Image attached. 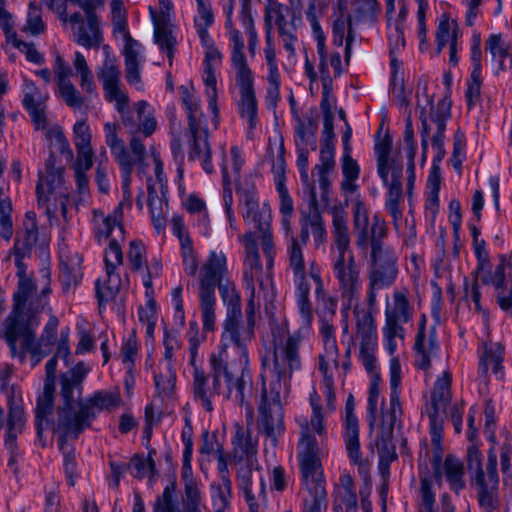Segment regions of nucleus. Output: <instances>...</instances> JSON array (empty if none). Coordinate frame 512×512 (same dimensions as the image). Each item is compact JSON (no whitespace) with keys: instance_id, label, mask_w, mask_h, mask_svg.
I'll return each mask as SVG.
<instances>
[{"instance_id":"obj_35","label":"nucleus","mask_w":512,"mask_h":512,"mask_svg":"<svg viewBox=\"0 0 512 512\" xmlns=\"http://www.w3.org/2000/svg\"><path fill=\"white\" fill-rule=\"evenodd\" d=\"M436 477L445 479L449 487L459 492L465 487V468L462 461L453 455H448L442 466L436 468Z\"/></svg>"},{"instance_id":"obj_6","label":"nucleus","mask_w":512,"mask_h":512,"mask_svg":"<svg viewBox=\"0 0 512 512\" xmlns=\"http://www.w3.org/2000/svg\"><path fill=\"white\" fill-rule=\"evenodd\" d=\"M332 214L333 238L336 255L332 260V269L338 280L342 299V313L356 305L362 290L360 273L350 250V237L347 226L346 212L342 206L330 209Z\"/></svg>"},{"instance_id":"obj_40","label":"nucleus","mask_w":512,"mask_h":512,"mask_svg":"<svg viewBox=\"0 0 512 512\" xmlns=\"http://www.w3.org/2000/svg\"><path fill=\"white\" fill-rule=\"evenodd\" d=\"M401 176L402 172L396 171L388 175L387 181H382L388 188L386 208L393 217L395 223L401 218V210L399 208V203L402 197Z\"/></svg>"},{"instance_id":"obj_57","label":"nucleus","mask_w":512,"mask_h":512,"mask_svg":"<svg viewBox=\"0 0 512 512\" xmlns=\"http://www.w3.org/2000/svg\"><path fill=\"white\" fill-rule=\"evenodd\" d=\"M317 123L311 118L298 119L295 126L296 143L302 146H310L312 150L316 149L315 135L317 132Z\"/></svg>"},{"instance_id":"obj_29","label":"nucleus","mask_w":512,"mask_h":512,"mask_svg":"<svg viewBox=\"0 0 512 512\" xmlns=\"http://www.w3.org/2000/svg\"><path fill=\"white\" fill-rule=\"evenodd\" d=\"M46 100L47 97L37 91L32 81L24 79L23 105L32 118L35 129L46 128Z\"/></svg>"},{"instance_id":"obj_56","label":"nucleus","mask_w":512,"mask_h":512,"mask_svg":"<svg viewBox=\"0 0 512 512\" xmlns=\"http://www.w3.org/2000/svg\"><path fill=\"white\" fill-rule=\"evenodd\" d=\"M54 387H50L49 382H45L43 395L38 399L36 407V423L39 429L48 426L47 416L51 413L53 407Z\"/></svg>"},{"instance_id":"obj_16","label":"nucleus","mask_w":512,"mask_h":512,"mask_svg":"<svg viewBox=\"0 0 512 512\" xmlns=\"http://www.w3.org/2000/svg\"><path fill=\"white\" fill-rule=\"evenodd\" d=\"M353 225L356 244L359 248L367 250L369 244H371L372 249L374 245H382L379 240L385 235V222L377 215L370 219L366 206L359 199L355 202L353 208Z\"/></svg>"},{"instance_id":"obj_34","label":"nucleus","mask_w":512,"mask_h":512,"mask_svg":"<svg viewBox=\"0 0 512 512\" xmlns=\"http://www.w3.org/2000/svg\"><path fill=\"white\" fill-rule=\"evenodd\" d=\"M300 224V238L303 245L308 242L310 235L313 238L315 248H319L326 242L327 231L317 210H313L309 214L302 213Z\"/></svg>"},{"instance_id":"obj_4","label":"nucleus","mask_w":512,"mask_h":512,"mask_svg":"<svg viewBox=\"0 0 512 512\" xmlns=\"http://www.w3.org/2000/svg\"><path fill=\"white\" fill-rule=\"evenodd\" d=\"M240 212L249 231L239 236L245 248L244 277L255 280L259 277L262 264L259 256L261 246L267 260V266L273 264L275 254L272 237V210L267 202H259L254 189L241 191Z\"/></svg>"},{"instance_id":"obj_32","label":"nucleus","mask_w":512,"mask_h":512,"mask_svg":"<svg viewBox=\"0 0 512 512\" xmlns=\"http://www.w3.org/2000/svg\"><path fill=\"white\" fill-rule=\"evenodd\" d=\"M240 5V22L246 36L249 38L250 53L254 54L255 48L257 46V31L255 29L254 18L252 15L251 0H240ZM221 6L226 18H228V25H230L235 6V0H221Z\"/></svg>"},{"instance_id":"obj_10","label":"nucleus","mask_w":512,"mask_h":512,"mask_svg":"<svg viewBox=\"0 0 512 512\" xmlns=\"http://www.w3.org/2000/svg\"><path fill=\"white\" fill-rule=\"evenodd\" d=\"M180 92L188 120V131L184 135L188 144V157L191 161H199L203 170L210 174L214 171V167L208 143V129L201 111L200 99L194 91L184 86L180 87Z\"/></svg>"},{"instance_id":"obj_38","label":"nucleus","mask_w":512,"mask_h":512,"mask_svg":"<svg viewBox=\"0 0 512 512\" xmlns=\"http://www.w3.org/2000/svg\"><path fill=\"white\" fill-rule=\"evenodd\" d=\"M461 36L457 21L451 18L449 13H443L438 19L435 33L437 53H441L448 44L457 42Z\"/></svg>"},{"instance_id":"obj_24","label":"nucleus","mask_w":512,"mask_h":512,"mask_svg":"<svg viewBox=\"0 0 512 512\" xmlns=\"http://www.w3.org/2000/svg\"><path fill=\"white\" fill-rule=\"evenodd\" d=\"M162 273V266L155 261L148 271L143 274V285L145 287L146 302L138 310L139 321L145 328L147 337L152 338L155 330L157 311L154 300L153 279L158 278Z\"/></svg>"},{"instance_id":"obj_48","label":"nucleus","mask_w":512,"mask_h":512,"mask_svg":"<svg viewBox=\"0 0 512 512\" xmlns=\"http://www.w3.org/2000/svg\"><path fill=\"white\" fill-rule=\"evenodd\" d=\"M243 164L244 157L241 150L236 146L232 147L229 155L223 159L221 164L223 182L229 184L232 181H236L239 178Z\"/></svg>"},{"instance_id":"obj_26","label":"nucleus","mask_w":512,"mask_h":512,"mask_svg":"<svg viewBox=\"0 0 512 512\" xmlns=\"http://www.w3.org/2000/svg\"><path fill=\"white\" fill-rule=\"evenodd\" d=\"M212 378H213L212 386H210L204 373L202 371L198 370L197 368H195V371H194L195 398L198 401H200L202 407L206 411L210 412L213 410L212 398L214 395L223 394L228 399H234L235 401H237L239 403L244 402V399L242 401H239L236 399L235 387L233 384H232L233 394L230 397L228 396V385L225 380V376L223 374L219 377V383L215 384V371L213 368H212Z\"/></svg>"},{"instance_id":"obj_11","label":"nucleus","mask_w":512,"mask_h":512,"mask_svg":"<svg viewBox=\"0 0 512 512\" xmlns=\"http://www.w3.org/2000/svg\"><path fill=\"white\" fill-rule=\"evenodd\" d=\"M63 174L64 169L55 167L52 157L47 160L44 171L39 173V181L36 187L38 204L50 220L56 218L59 214L64 218L66 217L69 193L65 186Z\"/></svg>"},{"instance_id":"obj_64","label":"nucleus","mask_w":512,"mask_h":512,"mask_svg":"<svg viewBox=\"0 0 512 512\" xmlns=\"http://www.w3.org/2000/svg\"><path fill=\"white\" fill-rule=\"evenodd\" d=\"M42 130L45 131L46 139L51 146L56 147L61 153L71 154L69 142L59 125L49 126L48 120L46 119V128Z\"/></svg>"},{"instance_id":"obj_9","label":"nucleus","mask_w":512,"mask_h":512,"mask_svg":"<svg viewBox=\"0 0 512 512\" xmlns=\"http://www.w3.org/2000/svg\"><path fill=\"white\" fill-rule=\"evenodd\" d=\"M90 368L84 363L77 364L69 375L61 378L62 406L59 410V419L56 430L62 437H77L84 430V414L88 417L85 409L79 408L81 396L80 382L87 375Z\"/></svg>"},{"instance_id":"obj_42","label":"nucleus","mask_w":512,"mask_h":512,"mask_svg":"<svg viewBox=\"0 0 512 512\" xmlns=\"http://www.w3.org/2000/svg\"><path fill=\"white\" fill-rule=\"evenodd\" d=\"M59 86V94L65 103L73 108H79L83 104V99L75 87L69 81L70 72L67 66H57L55 71Z\"/></svg>"},{"instance_id":"obj_58","label":"nucleus","mask_w":512,"mask_h":512,"mask_svg":"<svg viewBox=\"0 0 512 512\" xmlns=\"http://www.w3.org/2000/svg\"><path fill=\"white\" fill-rule=\"evenodd\" d=\"M200 297V308H201V319L203 329L205 331H212L215 327V305L216 296L215 293L199 292Z\"/></svg>"},{"instance_id":"obj_19","label":"nucleus","mask_w":512,"mask_h":512,"mask_svg":"<svg viewBox=\"0 0 512 512\" xmlns=\"http://www.w3.org/2000/svg\"><path fill=\"white\" fill-rule=\"evenodd\" d=\"M357 337L360 339L359 359L366 371L379 373V364L376 358L377 351V331L373 319L365 314L357 318Z\"/></svg>"},{"instance_id":"obj_31","label":"nucleus","mask_w":512,"mask_h":512,"mask_svg":"<svg viewBox=\"0 0 512 512\" xmlns=\"http://www.w3.org/2000/svg\"><path fill=\"white\" fill-rule=\"evenodd\" d=\"M357 512L358 502L352 476L342 472L333 490V511Z\"/></svg>"},{"instance_id":"obj_55","label":"nucleus","mask_w":512,"mask_h":512,"mask_svg":"<svg viewBox=\"0 0 512 512\" xmlns=\"http://www.w3.org/2000/svg\"><path fill=\"white\" fill-rule=\"evenodd\" d=\"M38 234L36 215L33 212H27L23 223V232L17 237L15 245L19 249H28L37 243Z\"/></svg>"},{"instance_id":"obj_63","label":"nucleus","mask_w":512,"mask_h":512,"mask_svg":"<svg viewBox=\"0 0 512 512\" xmlns=\"http://www.w3.org/2000/svg\"><path fill=\"white\" fill-rule=\"evenodd\" d=\"M503 360V349L501 346L497 345L495 347H491L487 349L484 355L480 360V370L482 373L486 374L488 371H493L494 373H498L501 369V363Z\"/></svg>"},{"instance_id":"obj_18","label":"nucleus","mask_w":512,"mask_h":512,"mask_svg":"<svg viewBox=\"0 0 512 512\" xmlns=\"http://www.w3.org/2000/svg\"><path fill=\"white\" fill-rule=\"evenodd\" d=\"M355 401L350 394L345 405V419L343 424V441L351 465L357 467L361 474L367 470V461L364 459L359 440V423L354 414Z\"/></svg>"},{"instance_id":"obj_52","label":"nucleus","mask_w":512,"mask_h":512,"mask_svg":"<svg viewBox=\"0 0 512 512\" xmlns=\"http://www.w3.org/2000/svg\"><path fill=\"white\" fill-rule=\"evenodd\" d=\"M128 261L132 265L133 269L136 270L143 280V274L148 271L153 262L157 261L161 265V261L158 258H153L149 263H146L145 248L142 243L138 241H131L128 250Z\"/></svg>"},{"instance_id":"obj_53","label":"nucleus","mask_w":512,"mask_h":512,"mask_svg":"<svg viewBox=\"0 0 512 512\" xmlns=\"http://www.w3.org/2000/svg\"><path fill=\"white\" fill-rule=\"evenodd\" d=\"M46 30V24L42 17V8L36 1H31L28 5L26 23L22 31L32 36L43 34Z\"/></svg>"},{"instance_id":"obj_25","label":"nucleus","mask_w":512,"mask_h":512,"mask_svg":"<svg viewBox=\"0 0 512 512\" xmlns=\"http://www.w3.org/2000/svg\"><path fill=\"white\" fill-rule=\"evenodd\" d=\"M427 317L421 314L418 321V331L415 338L414 349L416 364L420 369L427 370L434 361L438 360L439 346L433 328L427 330Z\"/></svg>"},{"instance_id":"obj_30","label":"nucleus","mask_w":512,"mask_h":512,"mask_svg":"<svg viewBox=\"0 0 512 512\" xmlns=\"http://www.w3.org/2000/svg\"><path fill=\"white\" fill-rule=\"evenodd\" d=\"M384 313L386 324L403 327V324L408 323L412 319L413 307L408 300L407 291H394L392 300L386 301Z\"/></svg>"},{"instance_id":"obj_61","label":"nucleus","mask_w":512,"mask_h":512,"mask_svg":"<svg viewBox=\"0 0 512 512\" xmlns=\"http://www.w3.org/2000/svg\"><path fill=\"white\" fill-rule=\"evenodd\" d=\"M368 393V412L374 418L379 408L384 405V397L381 396L380 373H371Z\"/></svg>"},{"instance_id":"obj_41","label":"nucleus","mask_w":512,"mask_h":512,"mask_svg":"<svg viewBox=\"0 0 512 512\" xmlns=\"http://www.w3.org/2000/svg\"><path fill=\"white\" fill-rule=\"evenodd\" d=\"M441 188V174L440 169L433 166L427 178V196L425 202V210L427 216L432 221L435 220L439 211V192Z\"/></svg>"},{"instance_id":"obj_3","label":"nucleus","mask_w":512,"mask_h":512,"mask_svg":"<svg viewBox=\"0 0 512 512\" xmlns=\"http://www.w3.org/2000/svg\"><path fill=\"white\" fill-rule=\"evenodd\" d=\"M250 298L246 307V321L241 320V308L238 298L231 300L221 335V349L210 358L211 368L215 371V384L223 374L228 385V396H232L235 387V397L243 400L245 381L238 372H243L248 364L247 344L253 339L255 324L254 280L245 278Z\"/></svg>"},{"instance_id":"obj_12","label":"nucleus","mask_w":512,"mask_h":512,"mask_svg":"<svg viewBox=\"0 0 512 512\" xmlns=\"http://www.w3.org/2000/svg\"><path fill=\"white\" fill-rule=\"evenodd\" d=\"M382 333L383 347L391 356L389 361L390 415L392 421H396L402 412L400 404L402 368L395 353L398 349L399 342L404 341L406 331L404 327H396L385 323L382 328Z\"/></svg>"},{"instance_id":"obj_59","label":"nucleus","mask_w":512,"mask_h":512,"mask_svg":"<svg viewBox=\"0 0 512 512\" xmlns=\"http://www.w3.org/2000/svg\"><path fill=\"white\" fill-rule=\"evenodd\" d=\"M214 13L211 1H205L197 5V13L194 16V26L198 37L210 35L208 30L214 24Z\"/></svg>"},{"instance_id":"obj_23","label":"nucleus","mask_w":512,"mask_h":512,"mask_svg":"<svg viewBox=\"0 0 512 512\" xmlns=\"http://www.w3.org/2000/svg\"><path fill=\"white\" fill-rule=\"evenodd\" d=\"M227 273V259L222 251H210L199 273V292L215 293L218 286L223 289V279Z\"/></svg>"},{"instance_id":"obj_62","label":"nucleus","mask_w":512,"mask_h":512,"mask_svg":"<svg viewBox=\"0 0 512 512\" xmlns=\"http://www.w3.org/2000/svg\"><path fill=\"white\" fill-rule=\"evenodd\" d=\"M481 83L482 70L480 66H476L472 70L470 78L467 82V89L465 94L467 106L469 109H471L480 101Z\"/></svg>"},{"instance_id":"obj_45","label":"nucleus","mask_w":512,"mask_h":512,"mask_svg":"<svg viewBox=\"0 0 512 512\" xmlns=\"http://www.w3.org/2000/svg\"><path fill=\"white\" fill-rule=\"evenodd\" d=\"M485 50L491 54V61L498 64L512 63L509 43L501 34H490L485 43Z\"/></svg>"},{"instance_id":"obj_5","label":"nucleus","mask_w":512,"mask_h":512,"mask_svg":"<svg viewBox=\"0 0 512 512\" xmlns=\"http://www.w3.org/2000/svg\"><path fill=\"white\" fill-rule=\"evenodd\" d=\"M93 225L97 241H108V246L104 250L105 277L96 282V294L102 305L112 300L123 284L119 269L123 264L120 242L124 241V230L117 211L114 215L95 213Z\"/></svg>"},{"instance_id":"obj_36","label":"nucleus","mask_w":512,"mask_h":512,"mask_svg":"<svg viewBox=\"0 0 512 512\" xmlns=\"http://www.w3.org/2000/svg\"><path fill=\"white\" fill-rule=\"evenodd\" d=\"M225 27L228 30L229 46L231 50V61L233 64H247L248 61H254V54L250 53V43L248 42V50L246 52L245 43L242 33L234 27L233 20L228 25V18H226ZM249 41V38L247 37ZM258 47V45L256 46ZM257 50V48H255Z\"/></svg>"},{"instance_id":"obj_27","label":"nucleus","mask_w":512,"mask_h":512,"mask_svg":"<svg viewBox=\"0 0 512 512\" xmlns=\"http://www.w3.org/2000/svg\"><path fill=\"white\" fill-rule=\"evenodd\" d=\"M338 347L337 343L328 341L327 346H323V352L319 356V371L323 376L322 388L327 399V409L334 410V372L338 368Z\"/></svg>"},{"instance_id":"obj_44","label":"nucleus","mask_w":512,"mask_h":512,"mask_svg":"<svg viewBox=\"0 0 512 512\" xmlns=\"http://www.w3.org/2000/svg\"><path fill=\"white\" fill-rule=\"evenodd\" d=\"M203 81L205 85V95L208 102V109L212 113V123L214 128H217L220 122L219 111L217 106V77L212 66H208L203 75Z\"/></svg>"},{"instance_id":"obj_14","label":"nucleus","mask_w":512,"mask_h":512,"mask_svg":"<svg viewBox=\"0 0 512 512\" xmlns=\"http://www.w3.org/2000/svg\"><path fill=\"white\" fill-rule=\"evenodd\" d=\"M477 278L495 288L499 306L512 316V254L502 257L493 272L488 270L486 263H481L477 269Z\"/></svg>"},{"instance_id":"obj_8","label":"nucleus","mask_w":512,"mask_h":512,"mask_svg":"<svg viewBox=\"0 0 512 512\" xmlns=\"http://www.w3.org/2000/svg\"><path fill=\"white\" fill-rule=\"evenodd\" d=\"M312 408L311 418L301 416L297 418L300 427V439L298 444V460L303 475V480L308 489L312 487L316 496L325 495L322 485L321 471L318 460V443L316 435L321 436L325 431L323 415L320 407V397L313 391L309 397Z\"/></svg>"},{"instance_id":"obj_60","label":"nucleus","mask_w":512,"mask_h":512,"mask_svg":"<svg viewBox=\"0 0 512 512\" xmlns=\"http://www.w3.org/2000/svg\"><path fill=\"white\" fill-rule=\"evenodd\" d=\"M138 114L139 129L145 136L153 134L157 127V120L154 111L146 101H139L135 104Z\"/></svg>"},{"instance_id":"obj_28","label":"nucleus","mask_w":512,"mask_h":512,"mask_svg":"<svg viewBox=\"0 0 512 512\" xmlns=\"http://www.w3.org/2000/svg\"><path fill=\"white\" fill-rule=\"evenodd\" d=\"M153 163L156 180L152 181L150 178L147 180L151 218L156 217V214L166 216L168 212V205L165 200L166 177L163 173V163L160 157L156 155H153Z\"/></svg>"},{"instance_id":"obj_15","label":"nucleus","mask_w":512,"mask_h":512,"mask_svg":"<svg viewBox=\"0 0 512 512\" xmlns=\"http://www.w3.org/2000/svg\"><path fill=\"white\" fill-rule=\"evenodd\" d=\"M371 257L369 301L372 303L376 297L374 290L388 287L394 282L397 267L395 252L389 246L374 245Z\"/></svg>"},{"instance_id":"obj_20","label":"nucleus","mask_w":512,"mask_h":512,"mask_svg":"<svg viewBox=\"0 0 512 512\" xmlns=\"http://www.w3.org/2000/svg\"><path fill=\"white\" fill-rule=\"evenodd\" d=\"M236 87L239 91L240 99L238 102V109L241 117L246 120L249 132L256 127L257 118V101L253 88V75L247 66H240L236 74Z\"/></svg>"},{"instance_id":"obj_47","label":"nucleus","mask_w":512,"mask_h":512,"mask_svg":"<svg viewBox=\"0 0 512 512\" xmlns=\"http://www.w3.org/2000/svg\"><path fill=\"white\" fill-rule=\"evenodd\" d=\"M408 15L407 5L402 2L398 15L395 19H388V26L390 29L389 33V42L391 45V54L393 53L394 48L404 47L405 38H404V24Z\"/></svg>"},{"instance_id":"obj_1","label":"nucleus","mask_w":512,"mask_h":512,"mask_svg":"<svg viewBox=\"0 0 512 512\" xmlns=\"http://www.w3.org/2000/svg\"><path fill=\"white\" fill-rule=\"evenodd\" d=\"M310 285L296 286L295 298L300 328L287 337L285 342H276L274 359L262 373V388L258 406L259 424L271 437L284 429L283 405L290 395V380L293 372L300 370L299 346L309 333L313 323V310L309 301Z\"/></svg>"},{"instance_id":"obj_7","label":"nucleus","mask_w":512,"mask_h":512,"mask_svg":"<svg viewBox=\"0 0 512 512\" xmlns=\"http://www.w3.org/2000/svg\"><path fill=\"white\" fill-rule=\"evenodd\" d=\"M290 2L296 9H300L304 5V0H290ZM315 2L316 0H307L308 7L305 14L317 43L320 64H341V54H343L345 64H349L355 46L356 34L352 28L351 16L347 12L346 5L339 3L338 10L332 15V44L335 49L328 55L325 47L326 37L315 13Z\"/></svg>"},{"instance_id":"obj_33","label":"nucleus","mask_w":512,"mask_h":512,"mask_svg":"<svg viewBox=\"0 0 512 512\" xmlns=\"http://www.w3.org/2000/svg\"><path fill=\"white\" fill-rule=\"evenodd\" d=\"M99 78L103 82L105 98L115 103L119 112H123L127 108L128 97L118 87L119 71L116 66H104L99 72Z\"/></svg>"},{"instance_id":"obj_13","label":"nucleus","mask_w":512,"mask_h":512,"mask_svg":"<svg viewBox=\"0 0 512 512\" xmlns=\"http://www.w3.org/2000/svg\"><path fill=\"white\" fill-rule=\"evenodd\" d=\"M299 21L300 18L295 11L276 0H268L264 12L265 31L272 32V27L276 26L283 47L290 55L295 51L297 43L295 32Z\"/></svg>"},{"instance_id":"obj_43","label":"nucleus","mask_w":512,"mask_h":512,"mask_svg":"<svg viewBox=\"0 0 512 512\" xmlns=\"http://www.w3.org/2000/svg\"><path fill=\"white\" fill-rule=\"evenodd\" d=\"M450 382V374L447 371H443L435 382L431 397L433 412H435V414H442L446 411L451 398Z\"/></svg>"},{"instance_id":"obj_22","label":"nucleus","mask_w":512,"mask_h":512,"mask_svg":"<svg viewBox=\"0 0 512 512\" xmlns=\"http://www.w3.org/2000/svg\"><path fill=\"white\" fill-rule=\"evenodd\" d=\"M105 141L111 149L112 155L122 168V189L124 194V200L120 203V207H123L125 202L130 205L131 192L129 189L130 185V173L133 166V161L130 154L126 151L123 142L118 138L117 125L114 123H106L104 125Z\"/></svg>"},{"instance_id":"obj_51","label":"nucleus","mask_w":512,"mask_h":512,"mask_svg":"<svg viewBox=\"0 0 512 512\" xmlns=\"http://www.w3.org/2000/svg\"><path fill=\"white\" fill-rule=\"evenodd\" d=\"M231 498V481L229 476L223 475L222 482L211 485V500L213 512H224L228 509Z\"/></svg>"},{"instance_id":"obj_46","label":"nucleus","mask_w":512,"mask_h":512,"mask_svg":"<svg viewBox=\"0 0 512 512\" xmlns=\"http://www.w3.org/2000/svg\"><path fill=\"white\" fill-rule=\"evenodd\" d=\"M288 255L290 267L293 270L296 286L300 284H309L305 275V263L302 248L295 237L288 241Z\"/></svg>"},{"instance_id":"obj_54","label":"nucleus","mask_w":512,"mask_h":512,"mask_svg":"<svg viewBox=\"0 0 512 512\" xmlns=\"http://www.w3.org/2000/svg\"><path fill=\"white\" fill-rule=\"evenodd\" d=\"M118 404V399L112 394H97L89 405H82L79 401V410L85 409L88 417L84 414V429L89 426L90 421L95 417L96 412L102 409H109Z\"/></svg>"},{"instance_id":"obj_21","label":"nucleus","mask_w":512,"mask_h":512,"mask_svg":"<svg viewBox=\"0 0 512 512\" xmlns=\"http://www.w3.org/2000/svg\"><path fill=\"white\" fill-rule=\"evenodd\" d=\"M284 152V144L281 138L270 140L268 156L272 163V172L275 177L276 189L279 194V210L281 215H294L293 201L284 185V175L286 170Z\"/></svg>"},{"instance_id":"obj_50","label":"nucleus","mask_w":512,"mask_h":512,"mask_svg":"<svg viewBox=\"0 0 512 512\" xmlns=\"http://www.w3.org/2000/svg\"><path fill=\"white\" fill-rule=\"evenodd\" d=\"M73 35L77 43L86 48L98 46L103 39L98 20L87 22L86 25L77 26V30L73 32Z\"/></svg>"},{"instance_id":"obj_49","label":"nucleus","mask_w":512,"mask_h":512,"mask_svg":"<svg viewBox=\"0 0 512 512\" xmlns=\"http://www.w3.org/2000/svg\"><path fill=\"white\" fill-rule=\"evenodd\" d=\"M156 391L161 397L172 395L175 387V372L170 362H161L159 372L154 375Z\"/></svg>"},{"instance_id":"obj_39","label":"nucleus","mask_w":512,"mask_h":512,"mask_svg":"<svg viewBox=\"0 0 512 512\" xmlns=\"http://www.w3.org/2000/svg\"><path fill=\"white\" fill-rule=\"evenodd\" d=\"M341 169L343 174V180L341 182L342 191L345 194L355 193L358 189L356 181L360 174V167L357 161L352 158L351 148L347 145L341 156Z\"/></svg>"},{"instance_id":"obj_17","label":"nucleus","mask_w":512,"mask_h":512,"mask_svg":"<svg viewBox=\"0 0 512 512\" xmlns=\"http://www.w3.org/2000/svg\"><path fill=\"white\" fill-rule=\"evenodd\" d=\"M159 6L158 11L149 8L154 26V39L160 50L166 54L169 64H172L177 46L171 24L173 5L170 0H160Z\"/></svg>"},{"instance_id":"obj_37","label":"nucleus","mask_w":512,"mask_h":512,"mask_svg":"<svg viewBox=\"0 0 512 512\" xmlns=\"http://www.w3.org/2000/svg\"><path fill=\"white\" fill-rule=\"evenodd\" d=\"M391 141L388 137L377 140L375 153L377 156V172L382 181L388 180V175L393 172H402L401 166L390 157Z\"/></svg>"},{"instance_id":"obj_2","label":"nucleus","mask_w":512,"mask_h":512,"mask_svg":"<svg viewBox=\"0 0 512 512\" xmlns=\"http://www.w3.org/2000/svg\"><path fill=\"white\" fill-rule=\"evenodd\" d=\"M49 293L50 275L47 270L43 271L40 282L21 278L18 291L14 295V310L1 330L12 354L24 357L26 353H30L33 366L52 345L58 327V319L50 317L40 340L35 341L34 335L40 322L39 313L44 309Z\"/></svg>"}]
</instances>
